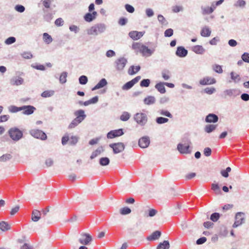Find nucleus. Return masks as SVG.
I'll return each mask as SVG.
<instances>
[{
  "mask_svg": "<svg viewBox=\"0 0 249 249\" xmlns=\"http://www.w3.org/2000/svg\"><path fill=\"white\" fill-rule=\"evenodd\" d=\"M245 222V214L242 212H238L234 216V228L241 226Z\"/></svg>",
  "mask_w": 249,
  "mask_h": 249,
  "instance_id": "obj_6",
  "label": "nucleus"
},
{
  "mask_svg": "<svg viewBox=\"0 0 249 249\" xmlns=\"http://www.w3.org/2000/svg\"><path fill=\"white\" fill-rule=\"evenodd\" d=\"M150 84V80L149 79H142L140 82V86L142 87H148Z\"/></svg>",
  "mask_w": 249,
  "mask_h": 249,
  "instance_id": "obj_50",
  "label": "nucleus"
},
{
  "mask_svg": "<svg viewBox=\"0 0 249 249\" xmlns=\"http://www.w3.org/2000/svg\"><path fill=\"white\" fill-rule=\"evenodd\" d=\"M79 82L81 85H86L88 81L87 76L85 75H81L79 77Z\"/></svg>",
  "mask_w": 249,
  "mask_h": 249,
  "instance_id": "obj_51",
  "label": "nucleus"
},
{
  "mask_svg": "<svg viewBox=\"0 0 249 249\" xmlns=\"http://www.w3.org/2000/svg\"><path fill=\"white\" fill-rule=\"evenodd\" d=\"M69 143L71 145H75L78 142V138L75 136H72L70 139Z\"/></svg>",
  "mask_w": 249,
  "mask_h": 249,
  "instance_id": "obj_53",
  "label": "nucleus"
},
{
  "mask_svg": "<svg viewBox=\"0 0 249 249\" xmlns=\"http://www.w3.org/2000/svg\"><path fill=\"white\" fill-rule=\"evenodd\" d=\"M201 13L203 15H209L213 13V10L212 8H210L209 6H203L201 7Z\"/></svg>",
  "mask_w": 249,
  "mask_h": 249,
  "instance_id": "obj_38",
  "label": "nucleus"
},
{
  "mask_svg": "<svg viewBox=\"0 0 249 249\" xmlns=\"http://www.w3.org/2000/svg\"><path fill=\"white\" fill-rule=\"evenodd\" d=\"M131 212V209L127 207L122 208L120 210V213L122 215H127L130 213Z\"/></svg>",
  "mask_w": 249,
  "mask_h": 249,
  "instance_id": "obj_49",
  "label": "nucleus"
},
{
  "mask_svg": "<svg viewBox=\"0 0 249 249\" xmlns=\"http://www.w3.org/2000/svg\"><path fill=\"white\" fill-rule=\"evenodd\" d=\"M12 158V156L10 154H3L0 157V162H6L10 160Z\"/></svg>",
  "mask_w": 249,
  "mask_h": 249,
  "instance_id": "obj_43",
  "label": "nucleus"
},
{
  "mask_svg": "<svg viewBox=\"0 0 249 249\" xmlns=\"http://www.w3.org/2000/svg\"><path fill=\"white\" fill-rule=\"evenodd\" d=\"M69 140H70V138H69L68 135V134L65 135L62 138V140H61L62 144L63 145H66Z\"/></svg>",
  "mask_w": 249,
  "mask_h": 249,
  "instance_id": "obj_62",
  "label": "nucleus"
},
{
  "mask_svg": "<svg viewBox=\"0 0 249 249\" xmlns=\"http://www.w3.org/2000/svg\"><path fill=\"white\" fill-rule=\"evenodd\" d=\"M53 0H44L42 1V3L45 7V9H48L50 8L51 4L53 2Z\"/></svg>",
  "mask_w": 249,
  "mask_h": 249,
  "instance_id": "obj_56",
  "label": "nucleus"
},
{
  "mask_svg": "<svg viewBox=\"0 0 249 249\" xmlns=\"http://www.w3.org/2000/svg\"><path fill=\"white\" fill-rule=\"evenodd\" d=\"M16 41V39L14 36H10L7 38L5 40V43L7 45H10L15 43Z\"/></svg>",
  "mask_w": 249,
  "mask_h": 249,
  "instance_id": "obj_57",
  "label": "nucleus"
},
{
  "mask_svg": "<svg viewBox=\"0 0 249 249\" xmlns=\"http://www.w3.org/2000/svg\"><path fill=\"white\" fill-rule=\"evenodd\" d=\"M147 44L150 47V48L146 45H142L141 53H142L143 56L149 57L154 53L157 46L156 44L152 42H148Z\"/></svg>",
  "mask_w": 249,
  "mask_h": 249,
  "instance_id": "obj_2",
  "label": "nucleus"
},
{
  "mask_svg": "<svg viewBox=\"0 0 249 249\" xmlns=\"http://www.w3.org/2000/svg\"><path fill=\"white\" fill-rule=\"evenodd\" d=\"M156 102V98L153 96H148L143 99V103L145 105L150 106L153 105Z\"/></svg>",
  "mask_w": 249,
  "mask_h": 249,
  "instance_id": "obj_28",
  "label": "nucleus"
},
{
  "mask_svg": "<svg viewBox=\"0 0 249 249\" xmlns=\"http://www.w3.org/2000/svg\"><path fill=\"white\" fill-rule=\"evenodd\" d=\"M74 115L76 117L75 119L82 123L86 118L87 116L85 111L83 109H79L74 112Z\"/></svg>",
  "mask_w": 249,
  "mask_h": 249,
  "instance_id": "obj_14",
  "label": "nucleus"
},
{
  "mask_svg": "<svg viewBox=\"0 0 249 249\" xmlns=\"http://www.w3.org/2000/svg\"><path fill=\"white\" fill-rule=\"evenodd\" d=\"M212 189L216 195L222 194L220 187L217 183H213L212 184Z\"/></svg>",
  "mask_w": 249,
  "mask_h": 249,
  "instance_id": "obj_41",
  "label": "nucleus"
},
{
  "mask_svg": "<svg viewBox=\"0 0 249 249\" xmlns=\"http://www.w3.org/2000/svg\"><path fill=\"white\" fill-rule=\"evenodd\" d=\"M172 11L174 13H178L183 11V7L182 6L175 5L172 7Z\"/></svg>",
  "mask_w": 249,
  "mask_h": 249,
  "instance_id": "obj_52",
  "label": "nucleus"
},
{
  "mask_svg": "<svg viewBox=\"0 0 249 249\" xmlns=\"http://www.w3.org/2000/svg\"><path fill=\"white\" fill-rule=\"evenodd\" d=\"M141 78V76H137L130 81L126 82L124 84L122 89L123 90H127L130 89L132 87L136 84Z\"/></svg>",
  "mask_w": 249,
  "mask_h": 249,
  "instance_id": "obj_10",
  "label": "nucleus"
},
{
  "mask_svg": "<svg viewBox=\"0 0 249 249\" xmlns=\"http://www.w3.org/2000/svg\"><path fill=\"white\" fill-rule=\"evenodd\" d=\"M29 133L34 138L41 140H46L47 138L46 133L39 129H32L30 130Z\"/></svg>",
  "mask_w": 249,
  "mask_h": 249,
  "instance_id": "obj_5",
  "label": "nucleus"
},
{
  "mask_svg": "<svg viewBox=\"0 0 249 249\" xmlns=\"http://www.w3.org/2000/svg\"><path fill=\"white\" fill-rule=\"evenodd\" d=\"M156 123L158 124H162L169 122L167 118L163 117H157L155 120Z\"/></svg>",
  "mask_w": 249,
  "mask_h": 249,
  "instance_id": "obj_37",
  "label": "nucleus"
},
{
  "mask_svg": "<svg viewBox=\"0 0 249 249\" xmlns=\"http://www.w3.org/2000/svg\"><path fill=\"white\" fill-rule=\"evenodd\" d=\"M242 59L243 61L249 63V53H244L241 56Z\"/></svg>",
  "mask_w": 249,
  "mask_h": 249,
  "instance_id": "obj_64",
  "label": "nucleus"
},
{
  "mask_svg": "<svg viewBox=\"0 0 249 249\" xmlns=\"http://www.w3.org/2000/svg\"><path fill=\"white\" fill-rule=\"evenodd\" d=\"M211 34V31L207 26L203 27L200 32V35L203 37H208L210 36Z\"/></svg>",
  "mask_w": 249,
  "mask_h": 249,
  "instance_id": "obj_30",
  "label": "nucleus"
},
{
  "mask_svg": "<svg viewBox=\"0 0 249 249\" xmlns=\"http://www.w3.org/2000/svg\"><path fill=\"white\" fill-rule=\"evenodd\" d=\"M107 29L105 23H99L94 24L87 30V33L89 36H97L104 33Z\"/></svg>",
  "mask_w": 249,
  "mask_h": 249,
  "instance_id": "obj_1",
  "label": "nucleus"
},
{
  "mask_svg": "<svg viewBox=\"0 0 249 249\" xmlns=\"http://www.w3.org/2000/svg\"><path fill=\"white\" fill-rule=\"evenodd\" d=\"M92 240V237L89 234L84 232L80 234V237L78 239L79 242L84 245H89Z\"/></svg>",
  "mask_w": 249,
  "mask_h": 249,
  "instance_id": "obj_7",
  "label": "nucleus"
},
{
  "mask_svg": "<svg viewBox=\"0 0 249 249\" xmlns=\"http://www.w3.org/2000/svg\"><path fill=\"white\" fill-rule=\"evenodd\" d=\"M134 120L140 126H144L148 121L147 115L142 112L137 113L133 117Z\"/></svg>",
  "mask_w": 249,
  "mask_h": 249,
  "instance_id": "obj_4",
  "label": "nucleus"
},
{
  "mask_svg": "<svg viewBox=\"0 0 249 249\" xmlns=\"http://www.w3.org/2000/svg\"><path fill=\"white\" fill-rule=\"evenodd\" d=\"M161 76L164 80H168L171 76V71L166 69H164L161 71Z\"/></svg>",
  "mask_w": 249,
  "mask_h": 249,
  "instance_id": "obj_31",
  "label": "nucleus"
},
{
  "mask_svg": "<svg viewBox=\"0 0 249 249\" xmlns=\"http://www.w3.org/2000/svg\"><path fill=\"white\" fill-rule=\"evenodd\" d=\"M170 244L168 241L164 240L163 242L160 243L157 247V249H169Z\"/></svg>",
  "mask_w": 249,
  "mask_h": 249,
  "instance_id": "obj_34",
  "label": "nucleus"
},
{
  "mask_svg": "<svg viewBox=\"0 0 249 249\" xmlns=\"http://www.w3.org/2000/svg\"><path fill=\"white\" fill-rule=\"evenodd\" d=\"M81 122L77 120L76 119L74 118L71 123L69 124L68 126L69 129H72L77 126L79 124H80Z\"/></svg>",
  "mask_w": 249,
  "mask_h": 249,
  "instance_id": "obj_45",
  "label": "nucleus"
},
{
  "mask_svg": "<svg viewBox=\"0 0 249 249\" xmlns=\"http://www.w3.org/2000/svg\"><path fill=\"white\" fill-rule=\"evenodd\" d=\"M8 110L11 113H16L21 111V107H18L15 106H10L8 107Z\"/></svg>",
  "mask_w": 249,
  "mask_h": 249,
  "instance_id": "obj_47",
  "label": "nucleus"
},
{
  "mask_svg": "<svg viewBox=\"0 0 249 249\" xmlns=\"http://www.w3.org/2000/svg\"><path fill=\"white\" fill-rule=\"evenodd\" d=\"M218 121V117L213 113H209L205 118V122L209 123H215Z\"/></svg>",
  "mask_w": 249,
  "mask_h": 249,
  "instance_id": "obj_20",
  "label": "nucleus"
},
{
  "mask_svg": "<svg viewBox=\"0 0 249 249\" xmlns=\"http://www.w3.org/2000/svg\"><path fill=\"white\" fill-rule=\"evenodd\" d=\"M99 163L102 166H107L110 163V160L107 157H102L99 159Z\"/></svg>",
  "mask_w": 249,
  "mask_h": 249,
  "instance_id": "obj_35",
  "label": "nucleus"
},
{
  "mask_svg": "<svg viewBox=\"0 0 249 249\" xmlns=\"http://www.w3.org/2000/svg\"><path fill=\"white\" fill-rule=\"evenodd\" d=\"M161 233L159 231H154L150 236L147 237L148 241L156 240L158 239L161 236Z\"/></svg>",
  "mask_w": 249,
  "mask_h": 249,
  "instance_id": "obj_25",
  "label": "nucleus"
},
{
  "mask_svg": "<svg viewBox=\"0 0 249 249\" xmlns=\"http://www.w3.org/2000/svg\"><path fill=\"white\" fill-rule=\"evenodd\" d=\"M42 11L44 19L47 22H50L53 18V14L48 9L43 8Z\"/></svg>",
  "mask_w": 249,
  "mask_h": 249,
  "instance_id": "obj_22",
  "label": "nucleus"
},
{
  "mask_svg": "<svg viewBox=\"0 0 249 249\" xmlns=\"http://www.w3.org/2000/svg\"><path fill=\"white\" fill-rule=\"evenodd\" d=\"M139 145L142 148H147L150 144V139L148 136H143L141 138L138 142Z\"/></svg>",
  "mask_w": 249,
  "mask_h": 249,
  "instance_id": "obj_12",
  "label": "nucleus"
},
{
  "mask_svg": "<svg viewBox=\"0 0 249 249\" xmlns=\"http://www.w3.org/2000/svg\"><path fill=\"white\" fill-rule=\"evenodd\" d=\"M98 101V96H95L91 98L89 100L84 102L83 105L85 106H89L90 104H93L96 103Z\"/></svg>",
  "mask_w": 249,
  "mask_h": 249,
  "instance_id": "obj_36",
  "label": "nucleus"
},
{
  "mask_svg": "<svg viewBox=\"0 0 249 249\" xmlns=\"http://www.w3.org/2000/svg\"><path fill=\"white\" fill-rule=\"evenodd\" d=\"M43 39L44 41L47 44H50L53 41L52 36L47 33L43 34Z\"/></svg>",
  "mask_w": 249,
  "mask_h": 249,
  "instance_id": "obj_39",
  "label": "nucleus"
},
{
  "mask_svg": "<svg viewBox=\"0 0 249 249\" xmlns=\"http://www.w3.org/2000/svg\"><path fill=\"white\" fill-rule=\"evenodd\" d=\"M41 217V213L40 211L37 210H34L32 212V220L34 222L38 221Z\"/></svg>",
  "mask_w": 249,
  "mask_h": 249,
  "instance_id": "obj_29",
  "label": "nucleus"
},
{
  "mask_svg": "<svg viewBox=\"0 0 249 249\" xmlns=\"http://www.w3.org/2000/svg\"><path fill=\"white\" fill-rule=\"evenodd\" d=\"M104 151L105 149L103 146H101L99 147L96 150L92 152L90 157V159L91 160L94 159V158L100 155Z\"/></svg>",
  "mask_w": 249,
  "mask_h": 249,
  "instance_id": "obj_27",
  "label": "nucleus"
},
{
  "mask_svg": "<svg viewBox=\"0 0 249 249\" xmlns=\"http://www.w3.org/2000/svg\"><path fill=\"white\" fill-rule=\"evenodd\" d=\"M158 113L159 115L164 116L169 118H172L173 117L172 114L167 110L161 109L158 111Z\"/></svg>",
  "mask_w": 249,
  "mask_h": 249,
  "instance_id": "obj_33",
  "label": "nucleus"
},
{
  "mask_svg": "<svg viewBox=\"0 0 249 249\" xmlns=\"http://www.w3.org/2000/svg\"><path fill=\"white\" fill-rule=\"evenodd\" d=\"M143 33L142 32H138L136 31H131L129 33V36L133 40H138L142 37Z\"/></svg>",
  "mask_w": 249,
  "mask_h": 249,
  "instance_id": "obj_21",
  "label": "nucleus"
},
{
  "mask_svg": "<svg viewBox=\"0 0 249 249\" xmlns=\"http://www.w3.org/2000/svg\"><path fill=\"white\" fill-rule=\"evenodd\" d=\"M233 95V90L232 89H227L225 90L221 96L224 98H228L229 97H231Z\"/></svg>",
  "mask_w": 249,
  "mask_h": 249,
  "instance_id": "obj_32",
  "label": "nucleus"
},
{
  "mask_svg": "<svg viewBox=\"0 0 249 249\" xmlns=\"http://www.w3.org/2000/svg\"><path fill=\"white\" fill-rule=\"evenodd\" d=\"M213 70L217 73H221L223 70L221 66L219 65H215L213 66Z\"/></svg>",
  "mask_w": 249,
  "mask_h": 249,
  "instance_id": "obj_61",
  "label": "nucleus"
},
{
  "mask_svg": "<svg viewBox=\"0 0 249 249\" xmlns=\"http://www.w3.org/2000/svg\"><path fill=\"white\" fill-rule=\"evenodd\" d=\"M68 76V73L64 71L61 73L59 77V82L62 84H65L67 82V77Z\"/></svg>",
  "mask_w": 249,
  "mask_h": 249,
  "instance_id": "obj_42",
  "label": "nucleus"
},
{
  "mask_svg": "<svg viewBox=\"0 0 249 249\" xmlns=\"http://www.w3.org/2000/svg\"><path fill=\"white\" fill-rule=\"evenodd\" d=\"M109 147L112 148L114 154L122 152L124 149L125 146L123 142L113 143L109 144Z\"/></svg>",
  "mask_w": 249,
  "mask_h": 249,
  "instance_id": "obj_8",
  "label": "nucleus"
},
{
  "mask_svg": "<svg viewBox=\"0 0 249 249\" xmlns=\"http://www.w3.org/2000/svg\"><path fill=\"white\" fill-rule=\"evenodd\" d=\"M188 51L184 47L179 46L177 47L176 55L179 57H184L187 56Z\"/></svg>",
  "mask_w": 249,
  "mask_h": 249,
  "instance_id": "obj_17",
  "label": "nucleus"
},
{
  "mask_svg": "<svg viewBox=\"0 0 249 249\" xmlns=\"http://www.w3.org/2000/svg\"><path fill=\"white\" fill-rule=\"evenodd\" d=\"M173 30L171 28H169L166 30L164 32V36L165 37H170L173 35Z\"/></svg>",
  "mask_w": 249,
  "mask_h": 249,
  "instance_id": "obj_63",
  "label": "nucleus"
},
{
  "mask_svg": "<svg viewBox=\"0 0 249 249\" xmlns=\"http://www.w3.org/2000/svg\"><path fill=\"white\" fill-rule=\"evenodd\" d=\"M220 217V214L218 213H213L210 217V219L213 222H216Z\"/></svg>",
  "mask_w": 249,
  "mask_h": 249,
  "instance_id": "obj_54",
  "label": "nucleus"
},
{
  "mask_svg": "<svg viewBox=\"0 0 249 249\" xmlns=\"http://www.w3.org/2000/svg\"><path fill=\"white\" fill-rule=\"evenodd\" d=\"M36 108L34 106L31 105L23 106L21 107L22 113L24 115H29L33 114Z\"/></svg>",
  "mask_w": 249,
  "mask_h": 249,
  "instance_id": "obj_13",
  "label": "nucleus"
},
{
  "mask_svg": "<svg viewBox=\"0 0 249 249\" xmlns=\"http://www.w3.org/2000/svg\"><path fill=\"white\" fill-rule=\"evenodd\" d=\"M10 138L15 142H18L23 137V132L17 127L10 128L8 131Z\"/></svg>",
  "mask_w": 249,
  "mask_h": 249,
  "instance_id": "obj_3",
  "label": "nucleus"
},
{
  "mask_svg": "<svg viewBox=\"0 0 249 249\" xmlns=\"http://www.w3.org/2000/svg\"><path fill=\"white\" fill-rule=\"evenodd\" d=\"M217 125L215 124H208L206 125L204 128V130L208 133H211L214 131L216 128Z\"/></svg>",
  "mask_w": 249,
  "mask_h": 249,
  "instance_id": "obj_40",
  "label": "nucleus"
},
{
  "mask_svg": "<svg viewBox=\"0 0 249 249\" xmlns=\"http://www.w3.org/2000/svg\"><path fill=\"white\" fill-rule=\"evenodd\" d=\"M69 30L71 32H73L75 34H77L79 31V28L75 25H71L69 27Z\"/></svg>",
  "mask_w": 249,
  "mask_h": 249,
  "instance_id": "obj_60",
  "label": "nucleus"
},
{
  "mask_svg": "<svg viewBox=\"0 0 249 249\" xmlns=\"http://www.w3.org/2000/svg\"><path fill=\"white\" fill-rule=\"evenodd\" d=\"M164 82H159L156 84L155 89L161 94H164L166 92V89L164 87Z\"/></svg>",
  "mask_w": 249,
  "mask_h": 249,
  "instance_id": "obj_26",
  "label": "nucleus"
},
{
  "mask_svg": "<svg viewBox=\"0 0 249 249\" xmlns=\"http://www.w3.org/2000/svg\"><path fill=\"white\" fill-rule=\"evenodd\" d=\"M192 51L198 54H203L205 52V49L201 45H195L192 47Z\"/></svg>",
  "mask_w": 249,
  "mask_h": 249,
  "instance_id": "obj_23",
  "label": "nucleus"
},
{
  "mask_svg": "<svg viewBox=\"0 0 249 249\" xmlns=\"http://www.w3.org/2000/svg\"><path fill=\"white\" fill-rule=\"evenodd\" d=\"M130 117V114L127 112L124 111L120 116V120L122 121H127Z\"/></svg>",
  "mask_w": 249,
  "mask_h": 249,
  "instance_id": "obj_48",
  "label": "nucleus"
},
{
  "mask_svg": "<svg viewBox=\"0 0 249 249\" xmlns=\"http://www.w3.org/2000/svg\"><path fill=\"white\" fill-rule=\"evenodd\" d=\"M24 80L19 76H14L10 80V83L13 86H19L23 83Z\"/></svg>",
  "mask_w": 249,
  "mask_h": 249,
  "instance_id": "obj_18",
  "label": "nucleus"
},
{
  "mask_svg": "<svg viewBox=\"0 0 249 249\" xmlns=\"http://www.w3.org/2000/svg\"><path fill=\"white\" fill-rule=\"evenodd\" d=\"M21 55L25 59H31L33 57V55L30 52H24Z\"/></svg>",
  "mask_w": 249,
  "mask_h": 249,
  "instance_id": "obj_59",
  "label": "nucleus"
},
{
  "mask_svg": "<svg viewBox=\"0 0 249 249\" xmlns=\"http://www.w3.org/2000/svg\"><path fill=\"white\" fill-rule=\"evenodd\" d=\"M189 148V145H186L182 143H178L177 145V149L181 154H190L191 151Z\"/></svg>",
  "mask_w": 249,
  "mask_h": 249,
  "instance_id": "obj_15",
  "label": "nucleus"
},
{
  "mask_svg": "<svg viewBox=\"0 0 249 249\" xmlns=\"http://www.w3.org/2000/svg\"><path fill=\"white\" fill-rule=\"evenodd\" d=\"M124 134L123 129L120 128L118 129L111 130L108 132L107 135L108 139H113L116 137L122 136Z\"/></svg>",
  "mask_w": 249,
  "mask_h": 249,
  "instance_id": "obj_11",
  "label": "nucleus"
},
{
  "mask_svg": "<svg viewBox=\"0 0 249 249\" xmlns=\"http://www.w3.org/2000/svg\"><path fill=\"white\" fill-rule=\"evenodd\" d=\"M54 94V91L53 90H45L41 93V96L44 98H47L52 96Z\"/></svg>",
  "mask_w": 249,
  "mask_h": 249,
  "instance_id": "obj_44",
  "label": "nucleus"
},
{
  "mask_svg": "<svg viewBox=\"0 0 249 249\" xmlns=\"http://www.w3.org/2000/svg\"><path fill=\"white\" fill-rule=\"evenodd\" d=\"M97 15V13L96 11H93L91 13H87L84 16V19L86 21L90 22L96 18Z\"/></svg>",
  "mask_w": 249,
  "mask_h": 249,
  "instance_id": "obj_19",
  "label": "nucleus"
},
{
  "mask_svg": "<svg viewBox=\"0 0 249 249\" xmlns=\"http://www.w3.org/2000/svg\"><path fill=\"white\" fill-rule=\"evenodd\" d=\"M107 84V80L102 78L100 81L92 89V90H97L105 87Z\"/></svg>",
  "mask_w": 249,
  "mask_h": 249,
  "instance_id": "obj_24",
  "label": "nucleus"
},
{
  "mask_svg": "<svg viewBox=\"0 0 249 249\" xmlns=\"http://www.w3.org/2000/svg\"><path fill=\"white\" fill-rule=\"evenodd\" d=\"M216 83V80L214 78H212L210 77H204L202 79H201L199 81V84L201 85H212L215 84Z\"/></svg>",
  "mask_w": 249,
  "mask_h": 249,
  "instance_id": "obj_16",
  "label": "nucleus"
},
{
  "mask_svg": "<svg viewBox=\"0 0 249 249\" xmlns=\"http://www.w3.org/2000/svg\"><path fill=\"white\" fill-rule=\"evenodd\" d=\"M158 21L162 24V25H167L168 22L167 20L165 19V18L161 15H159L158 16Z\"/></svg>",
  "mask_w": 249,
  "mask_h": 249,
  "instance_id": "obj_55",
  "label": "nucleus"
},
{
  "mask_svg": "<svg viewBox=\"0 0 249 249\" xmlns=\"http://www.w3.org/2000/svg\"><path fill=\"white\" fill-rule=\"evenodd\" d=\"M127 62V60L124 57H123L117 59L115 62L116 70L119 71L123 70Z\"/></svg>",
  "mask_w": 249,
  "mask_h": 249,
  "instance_id": "obj_9",
  "label": "nucleus"
},
{
  "mask_svg": "<svg viewBox=\"0 0 249 249\" xmlns=\"http://www.w3.org/2000/svg\"><path fill=\"white\" fill-rule=\"evenodd\" d=\"M124 7L126 11L129 13H133L135 11L134 7L129 4H126Z\"/></svg>",
  "mask_w": 249,
  "mask_h": 249,
  "instance_id": "obj_58",
  "label": "nucleus"
},
{
  "mask_svg": "<svg viewBox=\"0 0 249 249\" xmlns=\"http://www.w3.org/2000/svg\"><path fill=\"white\" fill-rule=\"evenodd\" d=\"M10 228V226L7 222L4 221L0 222V229L2 231L8 230Z\"/></svg>",
  "mask_w": 249,
  "mask_h": 249,
  "instance_id": "obj_46",
  "label": "nucleus"
}]
</instances>
